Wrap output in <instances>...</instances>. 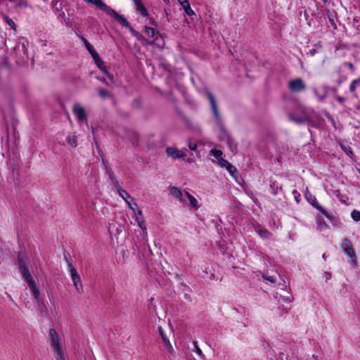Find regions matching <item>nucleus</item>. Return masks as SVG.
Masks as SVG:
<instances>
[{
	"mask_svg": "<svg viewBox=\"0 0 360 360\" xmlns=\"http://www.w3.org/2000/svg\"><path fill=\"white\" fill-rule=\"evenodd\" d=\"M338 101L340 103H343V102H344L345 99H344L342 97L339 96V97L338 98Z\"/></svg>",
	"mask_w": 360,
	"mask_h": 360,
	"instance_id": "42",
	"label": "nucleus"
},
{
	"mask_svg": "<svg viewBox=\"0 0 360 360\" xmlns=\"http://www.w3.org/2000/svg\"><path fill=\"white\" fill-rule=\"evenodd\" d=\"M98 94L101 97H103V98L107 97L109 95V93L106 90L103 89H100L98 90Z\"/></svg>",
	"mask_w": 360,
	"mask_h": 360,
	"instance_id": "38",
	"label": "nucleus"
},
{
	"mask_svg": "<svg viewBox=\"0 0 360 360\" xmlns=\"http://www.w3.org/2000/svg\"><path fill=\"white\" fill-rule=\"evenodd\" d=\"M314 94L319 101L323 102L328 96V88L326 85H321L313 89Z\"/></svg>",
	"mask_w": 360,
	"mask_h": 360,
	"instance_id": "11",
	"label": "nucleus"
},
{
	"mask_svg": "<svg viewBox=\"0 0 360 360\" xmlns=\"http://www.w3.org/2000/svg\"><path fill=\"white\" fill-rule=\"evenodd\" d=\"M193 346H194L193 352H195L202 360H205L206 359L205 356L202 353V351L201 350V349L198 345L197 342H193Z\"/></svg>",
	"mask_w": 360,
	"mask_h": 360,
	"instance_id": "25",
	"label": "nucleus"
},
{
	"mask_svg": "<svg viewBox=\"0 0 360 360\" xmlns=\"http://www.w3.org/2000/svg\"><path fill=\"white\" fill-rule=\"evenodd\" d=\"M72 112L76 116L78 122L86 123L87 118L85 109L79 103H75L72 106Z\"/></svg>",
	"mask_w": 360,
	"mask_h": 360,
	"instance_id": "5",
	"label": "nucleus"
},
{
	"mask_svg": "<svg viewBox=\"0 0 360 360\" xmlns=\"http://www.w3.org/2000/svg\"><path fill=\"white\" fill-rule=\"evenodd\" d=\"M343 251L349 257L351 258L352 262L353 264H355L356 263L355 252H354L352 247L349 248V249L343 250Z\"/></svg>",
	"mask_w": 360,
	"mask_h": 360,
	"instance_id": "24",
	"label": "nucleus"
},
{
	"mask_svg": "<svg viewBox=\"0 0 360 360\" xmlns=\"http://www.w3.org/2000/svg\"><path fill=\"white\" fill-rule=\"evenodd\" d=\"M66 143H67V145H68L69 146H70L72 148H76L77 146V136L75 135L68 136L66 138Z\"/></svg>",
	"mask_w": 360,
	"mask_h": 360,
	"instance_id": "22",
	"label": "nucleus"
},
{
	"mask_svg": "<svg viewBox=\"0 0 360 360\" xmlns=\"http://www.w3.org/2000/svg\"><path fill=\"white\" fill-rule=\"evenodd\" d=\"M263 278L271 282V283H275L276 282V278L273 276L263 275Z\"/></svg>",
	"mask_w": 360,
	"mask_h": 360,
	"instance_id": "34",
	"label": "nucleus"
},
{
	"mask_svg": "<svg viewBox=\"0 0 360 360\" xmlns=\"http://www.w3.org/2000/svg\"><path fill=\"white\" fill-rule=\"evenodd\" d=\"M145 33L148 37H154L155 36V32L153 28L146 27Z\"/></svg>",
	"mask_w": 360,
	"mask_h": 360,
	"instance_id": "28",
	"label": "nucleus"
},
{
	"mask_svg": "<svg viewBox=\"0 0 360 360\" xmlns=\"http://www.w3.org/2000/svg\"><path fill=\"white\" fill-rule=\"evenodd\" d=\"M130 30V32L136 37H138V39L141 41H142L143 43L146 44H152L153 42H150L149 41H148L147 39H146L143 37L142 36H140L139 34L135 31L130 25H129V27H128Z\"/></svg>",
	"mask_w": 360,
	"mask_h": 360,
	"instance_id": "23",
	"label": "nucleus"
},
{
	"mask_svg": "<svg viewBox=\"0 0 360 360\" xmlns=\"http://www.w3.org/2000/svg\"><path fill=\"white\" fill-rule=\"evenodd\" d=\"M360 87V78L353 80L349 85V91L356 96V90Z\"/></svg>",
	"mask_w": 360,
	"mask_h": 360,
	"instance_id": "21",
	"label": "nucleus"
},
{
	"mask_svg": "<svg viewBox=\"0 0 360 360\" xmlns=\"http://www.w3.org/2000/svg\"><path fill=\"white\" fill-rule=\"evenodd\" d=\"M210 153L217 160V161L220 159V158H222V152L219 150L212 149L210 150Z\"/></svg>",
	"mask_w": 360,
	"mask_h": 360,
	"instance_id": "27",
	"label": "nucleus"
},
{
	"mask_svg": "<svg viewBox=\"0 0 360 360\" xmlns=\"http://www.w3.org/2000/svg\"><path fill=\"white\" fill-rule=\"evenodd\" d=\"M136 214V220L137 221V224L143 230L146 229V226L145 224V221L143 217V212L141 210H139L136 213V212H134Z\"/></svg>",
	"mask_w": 360,
	"mask_h": 360,
	"instance_id": "16",
	"label": "nucleus"
},
{
	"mask_svg": "<svg viewBox=\"0 0 360 360\" xmlns=\"http://www.w3.org/2000/svg\"><path fill=\"white\" fill-rule=\"evenodd\" d=\"M158 333L160 336L162 338V341L165 346L166 347L168 352L172 355L174 356L175 354L174 349L169 340L168 336L167 335L166 333L163 330L162 327L158 326Z\"/></svg>",
	"mask_w": 360,
	"mask_h": 360,
	"instance_id": "7",
	"label": "nucleus"
},
{
	"mask_svg": "<svg viewBox=\"0 0 360 360\" xmlns=\"http://www.w3.org/2000/svg\"><path fill=\"white\" fill-rule=\"evenodd\" d=\"M306 85L300 78H296L289 81L288 89L292 92H300L304 90Z\"/></svg>",
	"mask_w": 360,
	"mask_h": 360,
	"instance_id": "6",
	"label": "nucleus"
},
{
	"mask_svg": "<svg viewBox=\"0 0 360 360\" xmlns=\"http://www.w3.org/2000/svg\"><path fill=\"white\" fill-rule=\"evenodd\" d=\"M188 148L191 150H195L197 148V144L195 143L190 142L188 144Z\"/></svg>",
	"mask_w": 360,
	"mask_h": 360,
	"instance_id": "39",
	"label": "nucleus"
},
{
	"mask_svg": "<svg viewBox=\"0 0 360 360\" xmlns=\"http://www.w3.org/2000/svg\"><path fill=\"white\" fill-rule=\"evenodd\" d=\"M358 171H359V174H360V169H358Z\"/></svg>",
	"mask_w": 360,
	"mask_h": 360,
	"instance_id": "44",
	"label": "nucleus"
},
{
	"mask_svg": "<svg viewBox=\"0 0 360 360\" xmlns=\"http://www.w3.org/2000/svg\"><path fill=\"white\" fill-rule=\"evenodd\" d=\"M169 191L171 195L177 198L180 202H187L184 198V193H183L179 188L172 186L169 188Z\"/></svg>",
	"mask_w": 360,
	"mask_h": 360,
	"instance_id": "14",
	"label": "nucleus"
},
{
	"mask_svg": "<svg viewBox=\"0 0 360 360\" xmlns=\"http://www.w3.org/2000/svg\"><path fill=\"white\" fill-rule=\"evenodd\" d=\"M227 143L229 145V147L231 150H234L236 149V145L235 144L234 141L231 140L230 138H228Z\"/></svg>",
	"mask_w": 360,
	"mask_h": 360,
	"instance_id": "37",
	"label": "nucleus"
},
{
	"mask_svg": "<svg viewBox=\"0 0 360 360\" xmlns=\"http://www.w3.org/2000/svg\"><path fill=\"white\" fill-rule=\"evenodd\" d=\"M207 97H208V99H209V101L210 102L213 113H214V116L217 118H218L219 117V112H218V110H217V103H216V101L214 99V97L210 93H207Z\"/></svg>",
	"mask_w": 360,
	"mask_h": 360,
	"instance_id": "17",
	"label": "nucleus"
},
{
	"mask_svg": "<svg viewBox=\"0 0 360 360\" xmlns=\"http://www.w3.org/2000/svg\"><path fill=\"white\" fill-rule=\"evenodd\" d=\"M306 198L314 207H316L328 219H332V216L323 207L319 205V204L316 202V198L314 196H312L311 194L306 193Z\"/></svg>",
	"mask_w": 360,
	"mask_h": 360,
	"instance_id": "10",
	"label": "nucleus"
},
{
	"mask_svg": "<svg viewBox=\"0 0 360 360\" xmlns=\"http://www.w3.org/2000/svg\"><path fill=\"white\" fill-rule=\"evenodd\" d=\"M218 163L221 167H226L229 164L227 160L223 159L222 158H220V159L218 160Z\"/></svg>",
	"mask_w": 360,
	"mask_h": 360,
	"instance_id": "35",
	"label": "nucleus"
},
{
	"mask_svg": "<svg viewBox=\"0 0 360 360\" xmlns=\"http://www.w3.org/2000/svg\"><path fill=\"white\" fill-rule=\"evenodd\" d=\"M97 79L101 82L105 84L106 85H110V83L107 82L105 78L97 77Z\"/></svg>",
	"mask_w": 360,
	"mask_h": 360,
	"instance_id": "41",
	"label": "nucleus"
},
{
	"mask_svg": "<svg viewBox=\"0 0 360 360\" xmlns=\"http://www.w3.org/2000/svg\"><path fill=\"white\" fill-rule=\"evenodd\" d=\"M94 60L97 65V67L108 77L110 83L112 84L115 82L114 77L112 74H110L105 67L103 61L100 58L99 55L96 56V58H94Z\"/></svg>",
	"mask_w": 360,
	"mask_h": 360,
	"instance_id": "9",
	"label": "nucleus"
},
{
	"mask_svg": "<svg viewBox=\"0 0 360 360\" xmlns=\"http://www.w3.org/2000/svg\"><path fill=\"white\" fill-rule=\"evenodd\" d=\"M186 149L184 148L179 150L174 147H167L166 149V153L169 157L173 159H179L186 156Z\"/></svg>",
	"mask_w": 360,
	"mask_h": 360,
	"instance_id": "8",
	"label": "nucleus"
},
{
	"mask_svg": "<svg viewBox=\"0 0 360 360\" xmlns=\"http://www.w3.org/2000/svg\"><path fill=\"white\" fill-rule=\"evenodd\" d=\"M179 4L182 6L183 9L184 10L185 13L188 15H193L195 14L194 11L191 8L190 4L188 0H177Z\"/></svg>",
	"mask_w": 360,
	"mask_h": 360,
	"instance_id": "15",
	"label": "nucleus"
},
{
	"mask_svg": "<svg viewBox=\"0 0 360 360\" xmlns=\"http://www.w3.org/2000/svg\"><path fill=\"white\" fill-rule=\"evenodd\" d=\"M257 232L262 238H268L270 235L269 232L266 229H258Z\"/></svg>",
	"mask_w": 360,
	"mask_h": 360,
	"instance_id": "30",
	"label": "nucleus"
},
{
	"mask_svg": "<svg viewBox=\"0 0 360 360\" xmlns=\"http://www.w3.org/2000/svg\"><path fill=\"white\" fill-rule=\"evenodd\" d=\"M18 262L19 268L22 276L25 280L28 288L32 292V300L37 304L39 311L42 313L46 311V307L44 302V299L41 294L39 288L32 278V276L23 260L18 257Z\"/></svg>",
	"mask_w": 360,
	"mask_h": 360,
	"instance_id": "1",
	"label": "nucleus"
},
{
	"mask_svg": "<svg viewBox=\"0 0 360 360\" xmlns=\"http://www.w3.org/2000/svg\"><path fill=\"white\" fill-rule=\"evenodd\" d=\"M225 168L231 174H233V173L236 172V167L233 166L231 163H229L228 166Z\"/></svg>",
	"mask_w": 360,
	"mask_h": 360,
	"instance_id": "36",
	"label": "nucleus"
},
{
	"mask_svg": "<svg viewBox=\"0 0 360 360\" xmlns=\"http://www.w3.org/2000/svg\"><path fill=\"white\" fill-rule=\"evenodd\" d=\"M341 148L342 149L345 151V153L351 156L352 155V149L349 146H345V145H341Z\"/></svg>",
	"mask_w": 360,
	"mask_h": 360,
	"instance_id": "33",
	"label": "nucleus"
},
{
	"mask_svg": "<svg viewBox=\"0 0 360 360\" xmlns=\"http://www.w3.org/2000/svg\"><path fill=\"white\" fill-rule=\"evenodd\" d=\"M134 2L136 4L137 11H139L143 16L148 15V11H147L146 8H145V6L143 5L141 1V0H134Z\"/></svg>",
	"mask_w": 360,
	"mask_h": 360,
	"instance_id": "19",
	"label": "nucleus"
},
{
	"mask_svg": "<svg viewBox=\"0 0 360 360\" xmlns=\"http://www.w3.org/2000/svg\"><path fill=\"white\" fill-rule=\"evenodd\" d=\"M328 225L324 221H319V228L322 230L323 228H328Z\"/></svg>",
	"mask_w": 360,
	"mask_h": 360,
	"instance_id": "40",
	"label": "nucleus"
},
{
	"mask_svg": "<svg viewBox=\"0 0 360 360\" xmlns=\"http://www.w3.org/2000/svg\"><path fill=\"white\" fill-rule=\"evenodd\" d=\"M351 216H352V218L354 221H360V212L359 211H357V210L352 211Z\"/></svg>",
	"mask_w": 360,
	"mask_h": 360,
	"instance_id": "31",
	"label": "nucleus"
},
{
	"mask_svg": "<svg viewBox=\"0 0 360 360\" xmlns=\"http://www.w3.org/2000/svg\"><path fill=\"white\" fill-rule=\"evenodd\" d=\"M341 247L342 250L349 249L352 246V243L348 239H344L342 242Z\"/></svg>",
	"mask_w": 360,
	"mask_h": 360,
	"instance_id": "29",
	"label": "nucleus"
},
{
	"mask_svg": "<svg viewBox=\"0 0 360 360\" xmlns=\"http://www.w3.org/2000/svg\"><path fill=\"white\" fill-rule=\"evenodd\" d=\"M290 117L292 120H293L294 122H295L296 123H302V122H304L307 121V118L305 117H299V118H295L294 117L293 115H290Z\"/></svg>",
	"mask_w": 360,
	"mask_h": 360,
	"instance_id": "32",
	"label": "nucleus"
},
{
	"mask_svg": "<svg viewBox=\"0 0 360 360\" xmlns=\"http://www.w3.org/2000/svg\"><path fill=\"white\" fill-rule=\"evenodd\" d=\"M68 267L76 292L79 294H82L84 292V288L80 276L77 273V269L69 261H68Z\"/></svg>",
	"mask_w": 360,
	"mask_h": 360,
	"instance_id": "3",
	"label": "nucleus"
},
{
	"mask_svg": "<svg viewBox=\"0 0 360 360\" xmlns=\"http://www.w3.org/2000/svg\"><path fill=\"white\" fill-rule=\"evenodd\" d=\"M184 198H186V200L187 202H185L186 204L191 206L192 208H193L195 210L200 208V205H199L198 200L188 192L184 193Z\"/></svg>",
	"mask_w": 360,
	"mask_h": 360,
	"instance_id": "13",
	"label": "nucleus"
},
{
	"mask_svg": "<svg viewBox=\"0 0 360 360\" xmlns=\"http://www.w3.org/2000/svg\"><path fill=\"white\" fill-rule=\"evenodd\" d=\"M84 1L89 4H93L97 8H99L102 11H103L105 9V8L107 6V5L105 4H104L102 0H84Z\"/></svg>",
	"mask_w": 360,
	"mask_h": 360,
	"instance_id": "20",
	"label": "nucleus"
},
{
	"mask_svg": "<svg viewBox=\"0 0 360 360\" xmlns=\"http://www.w3.org/2000/svg\"><path fill=\"white\" fill-rule=\"evenodd\" d=\"M103 11H104L107 15L112 17L121 25L126 27H129V23L127 19L123 15L117 13L115 10L112 9L108 6H107Z\"/></svg>",
	"mask_w": 360,
	"mask_h": 360,
	"instance_id": "4",
	"label": "nucleus"
},
{
	"mask_svg": "<svg viewBox=\"0 0 360 360\" xmlns=\"http://www.w3.org/2000/svg\"><path fill=\"white\" fill-rule=\"evenodd\" d=\"M115 186L117 188V193L118 194L120 195V196L125 201V202L129 205V207L134 212H135V210L134 208L133 207L131 203L130 202V201L129 200V199L130 200H133V198L127 193V191H126L125 190H124L123 188H122L119 185H118V183L116 182V184H115Z\"/></svg>",
	"mask_w": 360,
	"mask_h": 360,
	"instance_id": "12",
	"label": "nucleus"
},
{
	"mask_svg": "<svg viewBox=\"0 0 360 360\" xmlns=\"http://www.w3.org/2000/svg\"><path fill=\"white\" fill-rule=\"evenodd\" d=\"M4 20L5 21V22L9 25L13 30H15V22L13 21V20L11 18H10L7 15H4Z\"/></svg>",
	"mask_w": 360,
	"mask_h": 360,
	"instance_id": "26",
	"label": "nucleus"
},
{
	"mask_svg": "<svg viewBox=\"0 0 360 360\" xmlns=\"http://www.w3.org/2000/svg\"><path fill=\"white\" fill-rule=\"evenodd\" d=\"M82 41L85 45L86 49L88 50V51L91 54V56H92V58H96V56H98V54L94 49V46L85 38H83Z\"/></svg>",
	"mask_w": 360,
	"mask_h": 360,
	"instance_id": "18",
	"label": "nucleus"
},
{
	"mask_svg": "<svg viewBox=\"0 0 360 360\" xmlns=\"http://www.w3.org/2000/svg\"><path fill=\"white\" fill-rule=\"evenodd\" d=\"M313 358H314L316 360L318 359V356H315V355H313Z\"/></svg>",
	"mask_w": 360,
	"mask_h": 360,
	"instance_id": "43",
	"label": "nucleus"
},
{
	"mask_svg": "<svg viewBox=\"0 0 360 360\" xmlns=\"http://www.w3.org/2000/svg\"><path fill=\"white\" fill-rule=\"evenodd\" d=\"M48 338L50 347L56 360H68L65 354L63 335L54 328L49 329Z\"/></svg>",
	"mask_w": 360,
	"mask_h": 360,
	"instance_id": "2",
	"label": "nucleus"
}]
</instances>
